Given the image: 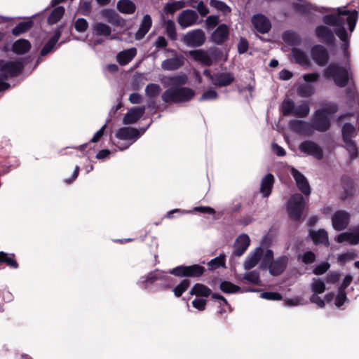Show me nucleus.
Segmentation results:
<instances>
[{"instance_id":"obj_24","label":"nucleus","mask_w":359,"mask_h":359,"mask_svg":"<svg viewBox=\"0 0 359 359\" xmlns=\"http://www.w3.org/2000/svg\"><path fill=\"white\" fill-rule=\"evenodd\" d=\"M235 81V76L231 72H217L213 85L217 87H226L230 86Z\"/></svg>"},{"instance_id":"obj_56","label":"nucleus","mask_w":359,"mask_h":359,"mask_svg":"<svg viewBox=\"0 0 359 359\" xmlns=\"http://www.w3.org/2000/svg\"><path fill=\"white\" fill-rule=\"evenodd\" d=\"M334 34L341 41H347L351 39V34H348L345 27L334 28Z\"/></svg>"},{"instance_id":"obj_6","label":"nucleus","mask_w":359,"mask_h":359,"mask_svg":"<svg viewBox=\"0 0 359 359\" xmlns=\"http://www.w3.org/2000/svg\"><path fill=\"white\" fill-rule=\"evenodd\" d=\"M206 269L204 266L195 264L192 265H180L170 270L169 273L179 278H201Z\"/></svg>"},{"instance_id":"obj_4","label":"nucleus","mask_w":359,"mask_h":359,"mask_svg":"<svg viewBox=\"0 0 359 359\" xmlns=\"http://www.w3.org/2000/svg\"><path fill=\"white\" fill-rule=\"evenodd\" d=\"M327 79H332L339 88L346 87L349 81L347 66L341 67L337 63H330L323 71Z\"/></svg>"},{"instance_id":"obj_39","label":"nucleus","mask_w":359,"mask_h":359,"mask_svg":"<svg viewBox=\"0 0 359 359\" xmlns=\"http://www.w3.org/2000/svg\"><path fill=\"white\" fill-rule=\"evenodd\" d=\"M355 133V128L354 126L351 123H345L341 129V135L343 142H348L350 143L351 140H353Z\"/></svg>"},{"instance_id":"obj_3","label":"nucleus","mask_w":359,"mask_h":359,"mask_svg":"<svg viewBox=\"0 0 359 359\" xmlns=\"http://www.w3.org/2000/svg\"><path fill=\"white\" fill-rule=\"evenodd\" d=\"M189 56L204 66L210 67L217 63L224 56L223 51L217 47H210L208 50L197 49L190 50Z\"/></svg>"},{"instance_id":"obj_41","label":"nucleus","mask_w":359,"mask_h":359,"mask_svg":"<svg viewBox=\"0 0 359 359\" xmlns=\"http://www.w3.org/2000/svg\"><path fill=\"white\" fill-rule=\"evenodd\" d=\"M191 285V280L189 278L182 279L173 289L172 292L175 297H180L185 292Z\"/></svg>"},{"instance_id":"obj_42","label":"nucleus","mask_w":359,"mask_h":359,"mask_svg":"<svg viewBox=\"0 0 359 359\" xmlns=\"http://www.w3.org/2000/svg\"><path fill=\"white\" fill-rule=\"evenodd\" d=\"M337 13H336V24L335 27H344L345 25V19L343 16H348L351 13L352 10L346 9L345 7H339L337 8Z\"/></svg>"},{"instance_id":"obj_17","label":"nucleus","mask_w":359,"mask_h":359,"mask_svg":"<svg viewBox=\"0 0 359 359\" xmlns=\"http://www.w3.org/2000/svg\"><path fill=\"white\" fill-rule=\"evenodd\" d=\"M252 24L255 29L261 34L269 32L271 28L270 20L261 13H257L252 16Z\"/></svg>"},{"instance_id":"obj_35","label":"nucleus","mask_w":359,"mask_h":359,"mask_svg":"<svg viewBox=\"0 0 359 359\" xmlns=\"http://www.w3.org/2000/svg\"><path fill=\"white\" fill-rule=\"evenodd\" d=\"M116 6L118 11L124 14H133L136 10L135 4L131 0H119Z\"/></svg>"},{"instance_id":"obj_47","label":"nucleus","mask_w":359,"mask_h":359,"mask_svg":"<svg viewBox=\"0 0 359 359\" xmlns=\"http://www.w3.org/2000/svg\"><path fill=\"white\" fill-rule=\"evenodd\" d=\"M170 86H183L187 82V76L185 74H177L167 77Z\"/></svg>"},{"instance_id":"obj_64","label":"nucleus","mask_w":359,"mask_h":359,"mask_svg":"<svg viewBox=\"0 0 359 359\" xmlns=\"http://www.w3.org/2000/svg\"><path fill=\"white\" fill-rule=\"evenodd\" d=\"M348 242L351 245H357L359 243V228L352 232H348Z\"/></svg>"},{"instance_id":"obj_21","label":"nucleus","mask_w":359,"mask_h":359,"mask_svg":"<svg viewBox=\"0 0 359 359\" xmlns=\"http://www.w3.org/2000/svg\"><path fill=\"white\" fill-rule=\"evenodd\" d=\"M141 136L139 130L130 127H122L119 128L116 133V137L122 140H133L136 141Z\"/></svg>"},{"instance_id":"obj_62","label":"nucleus","mask_w":359,"mask_h":359,"mask_svg":"<svg viewBox=\"0 0 359 359\" xmlns=\"http://www.w3.org/2000/svg\"><path fill=\"white\" fill-rule=\"evenodd\" d=\"M273 250L268 249L266 250L262 262L261 263V267L262 269H266L268 267V266L273 261Z\"/></svg>"},{"instance_id":"obj_20","label":"nucleus","mask_w":359,"mask_h":359,"mask_svg":"<svg viewBox=\"0 0 359 359\" xmlns=\"http://www.w3.org/2000/svg\"><path fill=\"white\" fill-rule=\"evenodd\" d=\"M250 239L248 234L242 233L236 240L233 245V255L241 257L250 245Z\"/></svg>"},{"instance_id":"obj_16","label":"nucleus","mask_w":359,"mask_h":359,"mask_svg":"<svg viewBox=\"0 0 359 359\" xmlns=\"http://www.w3.org/2000/svg\"><path fill=\"white\" fill-rule=\"evenodd\" d=\"M288 261L286 255L280 256L274 259L267 267L270 274L273 276L282 274L287 266Z\"/></svg>"},{"instance_id":"obj_25","label":"nucleus","mask_w":359,"mask_h":359,"mask_svg":"<svg viewBox=\"0 0 359 359\" xmlns=\"http://www.w3.org/2000/svg\"><path fill=\"white\" fill-rule=\"evenodd\" d=\"M275 182L274 176L271 173L266 174L262 180L259 192L263 198H268L273 189Z\"/></svg>"},{"instance_id":"obj_58","label":"nucleus","mask_w":359,"mask_h":359,"mask_svg":"<svg viewBox=\"0 0 359 359\" xmlns=\"http://www.w3.org/2000/svg\"><path fill=\"white\" fill-rule=\"evenodd\" d=\"M219 95L217 92L213 89H209L205 91L200 98L198 99L199 102H203L207 100H215L218 98Z\"/></svg>"},{"instance_id":"obj_53","label":"nucleus","mask_w":359,"mask_h":359,"mask_svg":"<svg viewBox=\"0 0 359 359\" xmlns=\"http://www.w3.org/2000/svg\"><path fill=\"white\" fill-rule=\"evenodd\" d=\"M184 6L185 3L182 1H173L168 3L164 7V11L167 13H173Z\"/></svg>"},{"instance_id":"obj_38","label":"nucleus","mask_w":359,"mask_h":359,"mask_svg":"<svg viewBox=\"0 0 359 359\" xmlns=\"http://www.w3.org/2000/svg\"><path fill=\"white\" fill-rule=\"evenodd\" d=\"M65 11V8L62 6L55 8L48 17L47 21L48 25H52L59 22L64 15Z\"/></svg>"},{"instance_id":"obj_26","label":"nucleus","mask_w":359,"mask_h":359,"mask_svg":"<svg viewBox=\"0 0 359 359\" xmlns=\"http://www.w3.org/2000/svg\"><path fill=\"white\" fill-rule=\"evenodd\" d=\"M219 289L226 294H234L238 292H257V289L253 288H243L241 289L239 286L232 283L228 280L222 281L219 285Z\"/></svg>"},{"instance_id":"obj_7","label":"nucleus","mask_w":359,"mask_h":359,"mask_svg":"<svg viewBox=\"0 0 359 359\" xmlns=\"http://www.w3.org/2000/svg\"><path fill=\"white\" fill-rule=\"evenodd\" d=\"M25 63L18 60L0 59V75L8 80L19 76L23 71Z\"/></svg>"},{"instance_id":"obj_55","label":"nucleus","mask_w":359,"mask_h":359,"mask_svg":"<svg viewBox=\"0 0 359 359\" xmlns=\"http://www.w3.org/2000/svg\"><path fill=\"white\" fill-rule=\"evenodd\" d=\"M210 5L224 14L231 12L230 7L224 1L219 0H210Z\"/></svg>"},{"instance_id":"obj_22","label":"nucleus","mask_w":359,"mask_h":359,"mask_svg":"<svg viewBox=\"0 0 359 359\" xmlns=\"http://www.w3.org/2000/svg\"><path fill=\"white\" fill-rule=\"evenodd\" d=\"M185 58L182 55H177L163 60L161 63V68L165 71H175L182 67Z\"/></svg>"},{"instance_id":"obj_60","label":"nucleus","mask_w":359,"mask_h":359,"mask_svg":"<svg viewBox=\"0 0 359 359\" xmlns=\"http://www.w3.org/2000/svg\"><path fill=\"white\" fill-rule=\"evenodd\" d=\"M356 256L357 255H356V254L355 252H344V253H342V254L339 255L338 256L337 259H338V262L341 264H344L346 262H348L350 261H352V260L355 259Z\"/></svg>"},{"instance_id":"obj_23","label":"nucleus","mask_w":359,"mask_h":359,"mask_svg":"<svg viewBox=\"0 0 359 359\" xmlns=\"http://www.w3.org/2000/svg\"><path fill=\"white\" fill-rule=\"evenodd\" d=\"M198 16L197 13L191 9L183 11L178 18V23L183 27L193 25L197 20Z\"/></svg>"},{"instance_id":"obj_9","label":"nucleus","mask_w":359,"mask_h":359,"mask_svg":"<svg viewBox=\"0 0 359 359\" xmlns=\"http://www.w3.org/2000/svg\"><path fill=\"white\" fill-rule=\"evenodd\" d=\"M310 54L312 60L319 67H325L329 62L330 55L323 45L316 44L313 46Z\"/></svg>"},{"instance_id":"obj_52","label":"nucleus","mask_w":359,"mask_h":359,"mask_svg":"<svg viewBox=\"0 0 359 359\" xmlns=\"http://www.w3.org/2000/svg\"><path fill=\"white\" fill-rule=\"evenodd\" d=\"M344 144L345 148L348 152L350 159H355L358 156V150L357 148L356 142L354 140H351L350 143L348 142H344Z\"/></svg>"},{"instance_id":"obj_43","label":"nucleus","mask_w":359,"mask_h":359,"mask_svg":"<svg viewBox=\"0 0 359 359\" xmlns=\"http://www.w3.org/2000/svg\"><path fill=\"white\" fill-rule=\"evenodd\" d=\"M209 270L214 271L219 267H226V255L220 254L218 257L208 262Z\"/></svg>"},{"instance_id":"obj_19","label":"nucleus","mask_w":359,"mask_h":359,"mask_svg":"<svg viewBox=\"0 0 359 359\" xmlns=\"http://www.w3.org/2000/svg\"><path fill=\"white\" fill-rule=\"evenodd\" d=\"M146 107H135L129 109L123 118L125 125L133 124L140 119L145 113Z\"/></svg>"},{"instance_id":"obj_49","label":"nucleus","mask_w":359,"mask_h":359,"mask_svg":"<svg viewBox=\"0 0 359 359\" xmlns=\"http://www.w3.org/2000/svg\"><path fill=\"white\" fill-rule=\"evenodd\" d=\"M309 112L310 107L306 102H304L295 107L293 116L298 118H304L309 115Z\"/></svg>"},{"instance_id":"obj_50","label":"nucleus","mask_w":359,"mask_h":359,"mask_svg":"<svg viewBox=\"0 0 359 359\" xmlns=\"http://www.w3.org/2000/svg\"><path fill=\"white\" fill-rule=\"evenodd\" d=\"M358 19V11L355 9L352 10L350 15H348V16L346 18V23L348 25V30L350 32L349 34H351V35L355 28Z\"/></svg>"},{"instance_id":"obj_10","label":"nucleus","mask_w":359,"mask_h":359,"mask_svg":"<svg viewBox=\"0 0 359 359\" xmlns=\"http://www.w3.org/2000/svg\"><path fill=\"white\" fill-rule=\"evenodd\" d=\"M171 278L155 269L148 273L146 276H142L137 282L140 287L147 289L149 285H153L157 280L168 281Z\"/></svg>"},{"instance_id":"obj_12","label":"nucleus","mask_w":359,"mask_h":359,"mask_svg":"<svg viewBox=\"0 0 359 359\" xmlns=\"http://www.w3.org/2000/svg\"><path fill=\"white\" fill-rule=\"evenodd\" d=\"M299 149L301 152L312 156L318 160H321L323 158L322 148L312 140H304L301 142L299 145Z\"/></svg>"},{"instance_id":"obj_46","label":"nucleus","mask_w":359,"mask_h":359,"mask_svg":"<svg viewBox=\"0 0 359 359\" xmlns=\"http://www.w3.org/2000/svg\"><path fill=\"white\" fill-rule=\"evenodd\" d=\"M297 92L301 97H309L314 94L315 88L311 84L303 83L297 88Z\"/></svg>"},{"instance_id":"obj_1","label":"nucleus","mask_w":359,"mask_h":359,"mask_svg":"<svg viewBox=\"0 0 359 359\" xmlns=\"http://www.w3.org/2000/svg\"><path fill=\"white\" fill-rule=\"evenodd\" d=\"M338 105L329 102L321 109L316 110L311 121V128L318 132L325 133L331 127V117L338 111Z\"/></svg>"},{"instance_id":"obj_32","label":"nucleus","mask_w":359,"mask_h":359,"mask_svg":"<svg viewBox=\"0 0 359 359\" xmlns=\"http://www.w3.org/2000/svg\"><path fill=\"white\" fill-rule=\"evenodd\" d=\"M32 48L29 41L20 39L15 41L11 47V50L17 55H23L29 51Z\"/></svg>"},{"instance_id":"obj_40","label":"nucleus","mask_w":359,"mask_h":359,"mask_svg":"<svg viewBox=\"0 0 359 359\" xmlns=\"http://www.w3.org/2000/svg\"><path fill=\"white\" fill-rule=\"evenodd\" d=\"M106 17L108 18L109 22L119 27L126 25V20L116 12L113 10H107L106 11Z\"/></svg>"},{"instance_id":"obj_34","label":"nucleus","mask_w":359,"mask_h":359,"mask_svg":"<svg viewBox=\"0 0 359 359\" xmlns=\"http://www.w3.org/2000/svg\"><path fill=\"white\" fill-rule=\"evenodd\" d=\"M34 24L32 18H29L26 21L19 22L14 28H13L11 32L15 36H20L31 29L33 27Z\"/></svg>"},{"instance_id":"obj_48","label":"nucleus","mask_w":359,"mask_h":359,"mask_svg":"<svg viewBox=\"0 0 359 359\" xmlns=\"http://www.w3.org/2000/svg\"><path fill=\"white\" fill-rule=\"evenodd\" d=\"M162 89L159 84L150 83L145 88V95L147 97L156 98Z\"/></svg>"},{"instance_id":"obj_18","label":"nucleus","mask_w":359,"mask_h":359,"mask_svg":"<svg viewBox=\"0 0 359 359\" xmlns=\"http://www.w3.org/2000/svg\"><path fill=\"white\" fill-rule=\"evenodd\" d=\"M229 29L226 24H220L212 33L210 41L217 45H222L229 38Z\"/></svg>"},{"instance_id":"obj_13","label":"nucleus","mask_w":359,"mask_h":359,"mask_svg":"<svg viewBox=\"0 0 359 359\" xmlns=\"http://www.w3.org/2000/svg\"><path fill=\"white\" fill-rule=\"evenodd\" d=\"M351 215L346 210H337L332 217V224L334 230L340 231L347 228Z\"/></svg>"},{"instance_id":"obj_8","label":"nucleus","mask_w":359,"mask_h":359,"mask_svg":"<svg viewBox=\"0 0 359 359\" xmlns=\"http://www.w3.org/2000/svg\"><path fill=\"white\" fill-rule=\"evenodd\" d=\"M182 41L188 47H200L205 41V33L201 29L189 31L183 36Z\"/></svg>"},{"instance_id":"obj_63","label":"nucleus","mask_w":359,"mask_h":359,"mask_svg":"<svg viewBox=\"0 0 359 359\" xmlns=\"http://www.w3.org/2000/svg\"><path fill=\"white\" fill-rule=\"evenodd\" d=\"M330 267L328 262H323L314 266L313 273L316 275H322L325 273Z\"/></svg>"},{"instance_id":"obj_44","label":"nucleus","mask_w":359,"mask_h":359,"mask_svg":"<svg viewBox=\"0 0 359 359\" xmlns=\"http://www.w3.org/2000/svg\"><path fill=\"white\" fill-rule=\"evenodd\" d=\"M295 109L294 102L292 99L283 100L280 106V111L284 116L293 115Z\"/></svg>"},{"instance_id":"obj_31","label":"nucleus","mask_w":359,"mask_h":359,"mask_svg":"<svg viewBox=\"0 0 359 359\" xmlns=\"http://www.w3.org/2000/svg\"><path fill=\"white\" fill-rule=\"evenodd\" d=\"M152 25V20L149 14H146L143 16L140 26L138 30L135 33V39L140 40L144 37V36L149 31Z\"/></svg>"},{"instance_id":"obj_51","label":"nucleus","mask_w":359,"mask_h":359,"mask_svg":"<svg viewBox=\"0 0 359 359\" xmlns=\"http://www.w3.org/2000/svg\"><path fill=\"white\" fill-rule=\"evenodd\" d=\"M165 33L168 37L172 40L175 41L177 38L176 32L175 24L173 20H168L165 25Z\"/></svg>"},{"instance_id":"obj_36","label":"nucleus","mask_w":359,"mask_h":359,"mask_svg":"<svg viewBox=\"0 0 359 359\" xmlns=\"http://www.w3.org/2000/svg\"><path fill=\"white\" fill-rule=\"evenodd\" d=\"M15 257V255L13 253L8 254L4 251H0V265L6 264L11 269H18L19 264Z\"/></svg>"},{"instance_id":"obj_54","label":"nucleus","mask_w":359,"mask_h":359,"mask_svg":"<svg viewBox=\"0 0 359 359\" xmlns=\"http://www.w3.org/2000/svg\"><path fill=\"white\" fill-rule=\"evenodd\" d=\"M243 280L255 285H259L261 283L259 273L257 271L247 272L243 276Z\"/></svg>"},{"instance_id":"obj_30","label":"nucleus","mask_w":359,"mask_h":359,"mask_svg":"<svg viewBox=\"0 0 359 359\" xmlns=\"http://www.w3.org/2000/svg\"><path fill=\"white\" fill-rule=\"evenodd\" d=\"M190 295H195L196 297L200 298H208L212 294L211 289L207 285L197 283L193 285L191 290L189 291Z\"/></svg>"},{"instance_id":"obj_14","label":"nucleus","mask_w":359,"mask_h":359,"mask_svg":"<svg viewBox=\"0 0 359 359\" xmlns=\"http://www.w3.org/2000/svg\"><path fill=\"white\" fill-rule=\"evenodd\" d=\"M64 27L65 24H61L55 28L53 36L49 39L41 48L40 56H46L54 50L57 43L61 37Z\"/></svg>"},{"instance_id":"obj_15","label":"nucleus","mask_w":359,"mask_h":359,"mask_svg":"<svg viewBox=\"0 0 359 359\" xmlns=\"http://www.w3.org/2000/svg\"><path fill=\"white\" fill-rule=\"evenodd\" d=\"M290 173L296 182L298 189L305 196H309L311 194V187L306 177L293 167L290 170Z\"/></svg>"},{"instance_id":"obj_2","label":"nucleus","mask_w":359,"mask_h":359,"mask_svg":"<svg viewBox=\"0 0 359 359\" xmlns=\"http://www.w3.org/2000/svg\"><path fill=\"white\" fill-rule=\"evenodd\" d=\"M195 95V90L191 88L170 86L162 93L161 100L165 103H184L193 100Z\"/></svg>"},{"instance_id":"obj_28","label":"nucleus","mask_w":359,"mask_h":359,"mask_svg":"<svg viewBox=\"0 0 359 359\" xmlns=\"http://www.w3.org/2000/svg\"><path fill=\"white\" fill-rule=\"evenodd\" d=\"M309 236L315 245H325L329 243L327 232L324 229H320L317 231H310Z\"/></svg>"},{"instance_id":"obj_61","label":"nucleus","mask_w":359,"mask_h":359,"mask_svg":"<svg viewBox=\"0 0 359 359\" xmlns=\"http://www.w3.org/2000/svg\"><path fill=\"white\" fill-rule=\"evenodd\" d=\"M260 297L263 299L273 301H280L283 299V296L278 292H263Z\"/></svg>"},{"instance_id":"obj_33","label":"nucleus","mask_w":359,"mask_h":359,"mask_svg":"<svg viewBox=\"0 0 359 359\" xmlns=\"http://www.w3.org/2000/svg\"><path fill=\"white\" fill-rule=\"evenodd\" d=\"M290 128L299 134H306L311 130V125L302 120H291L289 122Z\"/></svg>"},{"instance_id":"obj_29","label":"nucleus","mask_w":359,"mask_h":359,"mask_svg":"<svg viewBox=\"0 0 359 359\" xmlns=\"http://www.w3.org/2000/svg\"><path fill=\"white\" fill-rule=\"evenodd\" d=\"M137 55V48H130L119 52L116 55V60L121 66L128 65Z\"/></svg>"},{"instance_id":"obj_11","label":"nucleus","mask_w":359,"mask_h":359,"mask_svg":"<svg viewBox=\"0 0 359 359\" xmlns=\"http://www.w3.org/2000/svg\"><path fill=\"white\" fill-rule=\"evenodd\" d=\"M315 36L322 42L329 46H333L335 44L336 39L334 29L332 30L326 25H318L314 30Z\"/></svg>"},{"instance_id":"obj_57","label":"nucleus","mask_w":359,"mask_h":359,"mask_svg":"<svg viewBox=\"0 0 359 359\" xmlns=\"http://www.w3.org/2000/svg\"><path fill=\"white\" fill-rule=\"evenodd\" d=\"M311 290L313 294H321L325 290V283L320 279L313 278V282L311 285Z\"/></svg>"},{"instance_id":"obj_27","label":"nucleus","mask_w":359,"mask_h":359,"mask_svg":"<svg viewBox=\"0 0 359 359\" xmlns=\"http://www.w3.org/2000/svg\"><path fill=\"white\" fill-rule=\"evenodd\" d=\"M291 56L296 64L304 67H310V60L306 53L302 49L298 48H292Z\"/></svg>"},{"instance_id":"obj_5","label":"nucleus","mask_w":359,"mask_h":359,"mask_svg":"<svg viewBox=\"0 0 359 359\" xmlns=\"http://www.w3.org/2000/svg\"><path fill=\"white\" fill-rule=\"evenodd\" d=\"M305 204L304 198L301 194L296 193L291 196L287 203V212L291 220L299 222L302 219Z\"/></svg>"},{"instance_id":"obj_45","label":"nucleus","mask_w":359,"mask_h":359,"mask_svg":"<svg viewBox=\"0 0 359 359\" xmlns=\"http://www.w3.org/2000/svg\"><path fill=\"white\" fill-rule=\"evenodd\" d=\"M283 41L291 46L298 45L300 43V38L297 33L292 31L287 30L283 34Z\"/></svg>"},{"instance_id":"obj_59","label":"nucleus","mask_w":359,"mask_h":359,"mask_svg":"<svg viewBox=\"0 0 359 359\" xmlns=\"http://www.w3.org/2000/svg\"><path fill=\"white\" fill-rule=\"evenodd\" d=\"M74 27L78 32H84L88 28V22L85 18H79L75 21Z\"/></svg>"},{"instance_id":"obj_37","label":"nucleus","mask_w":359,"mask_h":359,"mask_svg":"<svg viewBox=\"0 0 359 359\" xmlns=\"http://www.w3.org/2000/svg\"><path fill=\"white\" fill-rule=\"evenodd\" d=\"M93 33L96 36H102L105 37H108L111 34V27L103 23V22H96L93 25Z\"/></svg>"}]
</instances>
